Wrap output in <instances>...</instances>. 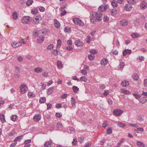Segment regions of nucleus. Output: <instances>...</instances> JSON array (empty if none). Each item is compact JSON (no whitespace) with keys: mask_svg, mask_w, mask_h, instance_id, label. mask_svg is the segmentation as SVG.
I'll list each match as a JSON object with an SVG mask.
<instances>
[{"mask_svg":"<svg viewBox=\"0 0 147 147\" xmlns=\"http://www.w3.org/2000/svg\"><path fill=\"white\" fill-rule=\"evenodd\" d=\"M81 72L84 75H87V70H85V69H83L81 70Z\"/></svg>","mask_w":147,"mask_h":147,"instance_id":"49530a36","label":"nucleus"},{"mask_svg":"<svg viewBox=\"0 0 147 147\" xmlns=\"http://www.w3.org/2000/svg\"><path fill=\"white\" fill-rule=\"evenodd\" d=\"M61 40L60 39H59L57 40V48H59L61 46Z\"/></svg>","mask_w":147,"mask_h":147,"instance_id":"72a5a7b5","label":"nucleus"},{"mask_svg":"<svg viewBox=\"0 0 147 147\" xmlns=\"http://www.w3.org/2000/svg\"><path fill=\"white\" fill-rule=\"evenodd\" d=\"M110 12L112 15L115 16L117 13V11L115 9H113L110 10Z\"/></svg>","mask_w":147,"mask_h":147,"instance_id":"2eb2a0df","label":"nucleus"},{"mask_svg":"<svg viewBox=\"0 0 147 147\" xmlns=\"http://www.w3.org/2000/svg\"><path fill=\"white\" fill-rule=\"evenodd\" d=\"M46 100V99L45 97H42L40 99L39 102L40 103H43L45 102Z\"/></svg>","mask_w":147,"mask_h":147,"instance_id":"c756f323","label":"nucleus"},{"mask_svg":"<svg viewBox=\"0 0 147 147\" xmlns=\"http://www.w3.org/2000/svg\"><path fill=\"white\" fill-rule=\"evenodd\" d=\"M144 85L145 86H147V79H145L144 81Z\"/></svg>","mask_w":147,"mask_h":147,"instance_id":"774afa93","label":"nucleus"},{"mask_svg":"<svg viewBox=\"0 0 147 147\" xmlns=\"http://www.w3.org/2000/svg\"><path fill=\"white\" fill-rule=\"evenodd\" d=\"M107 132L106 134H112V130L110 128H108L107 130Z\"/></svg>","mask_w":147,"mask_h":147,"instance_id":"79ce46f5","label":"nucleus"},{"mask_svg":"<svg viewBox=\"0 0 147 147\" xmlns=\"http://www.w3.org/2000/svg\"><path fill=\"white\" fill-rule=\"evenodd\" d=\"M54 26L56 28H59L60 27V24L59 21L55 19L54 21Z\"/></svg>","mask_w":147,"mask_h":147,"instance_id":"1a4fd4ad","label":"nucleus"},{"mask_svg":"<svg viewBox=\"0 0 147 147\" xmlns=\"http://www.w3.org/2000/svg\"><path fill=\"white\" fill-rule=\"evenodd\" d=\"M108 62V60L107 59L103 58L101 59L100 61V64L102 65L105 66L107 64Z\"/></svg>","mask_w":147,"mask_h":147,"instance_id":"39448f33","label":"nucleus"},{"mask_svg":"<svg viewBox=\"0 0 147 147\" xmlns=\"http://www.w3.org/2000/svg\"><path fill=\"white\" fill-rule=\"evenodd\" d=\"M28 95L29 97H34L35 96V94L32 92H28Z\"/></svg>","mask_w":147,"mask_h":147,"instance_id":"f704fd0d","label":"nucleus"},{"mask_svg":"<svg viewBox=\"0 0 147 147\" xmlns=\"http://www.w3.org/2000/svg\"><path fill=\"white\" fill-rule=\"evenodd\" d=\"M34 71L37 73H40L42 71V69L39 67H37L34 69Z\"/></svg>","mask_w":147,"mask_h":147,"instance_id":"f3484780","label":"nucleus"},{"mask_svg":"<svg viewBox=\"0 0 147 147\" xmlns=\"http://www.w3.org/2000/svg\"><path fill=\"white\" fill-rule=\"evenodd\" d=\"M33 2V1L28 0L26 1V4L27 5L30 6V5L32 4Z\"/></svg>","mask_w":147,"mask_h":147,"instance_id":"58836bf2","label":"nucleus"},{"mask_svg":"<svg viewBox=\"0 0 147 147\" xmlns=\"http://www.w3.org/2000/svg\"><path fill=\"white\" fill-rule=\"evenodd\" d=\"M121 84L123 87H126L129 85V83L128 81H123Z\"/></svg>","mask_w":147,"mask_h":147,"instance_id":"6ab92c4d","label":"nucleus"},{"mask_svg":"<svg viewBox=\"0 0 147 147\" xmlns=\"http://www.w3.org/2000/svg\"><path fill=\"white\" fill-rule=\"evenodd\" d=\"M144 57L143 56H140L139 58V61L140 62L143 61H144Z\"/></svg>","mask_w":147,"mask_h":147,"instance_id":"69168bd1","label":"nucleus"},{"mask_svg":"<svg viewBox=\"0 0 147 147\" xmlns=\"http://www.w3.org/2000/svg\"><path fill=\"white\" fill-rule=\"evenodd\" d=\"M23 137L22 136H20L17 137L15 138L14 140V142H16L17 141H20L22 139Z\"/></svg>","mask_w":147,"mask_h":147,"instance_id":"b1692460","label":"nucleus"},{"mask_svg":"<svg viewBox=\"0 0 147 147\" xmlns=\"http://www.w3.org/2000/svg\"><path fill=\"white\" fill-rule=\"evenodd\" d=\"M73 21L75 24L77 25L83 26L84 23L81 20H80L78 18H75L73 19Z\"/></svg>","mask_w":147,"mask_h":147,"instance_id":"f03ea898","label":"nucleus"},{"mask_svg":"<svg viewBox=\"0 0 147 147\" xmlns=\"http://www.w3.org/2000/svg\"><path fill=\"white\" fill-rule=\"evenodd\" d=\"M127 1L130 4H134L136 3L135 0H127Z\"/></svg>","mask_w":147,"mask_h":147,"instance_id":"4c0bfd02","label":"nucleus"},{"mask_svg":"<svg viewBox=\"0 0 147 147\" xmlns=\"http://www.w3.org/2000/svg\"><path fill=\"white\" fill-rule=\"evenodd\" d=\"M124 8L126 11H129L131 9L132 6L131 5L129 4H127L124 6Z\"/></svg>","mask_w":147,"mask_h":147,"instance_id":"6e6552de","label":"nucleus"},{"mask_svg":"<svg viewBox=\"0 0 147 147\" xmlns=\"http://www.w3.org/2000/svg\"><path fill=\"white\" fill-rule=\"evenodd\" d=\"M124 65L125 64L124 62L121 63L119 65L118 67L119 68H121L124 67Z\"/></svg>","mask_w":147,"mask_h":147,"instance_id":"603ef678","label":"nucleus"},{"mask_svg":"<svg viewBox=\"0 0 147 147\" xmlns=\"http://www.w3.org/2000/svg\"><path fill=\"white\" fill-rule=\"evenodd\" d=\"M84 138L82 136H81L79 137V141L81 143H82L83 142L84 140Z\"/></svg>","mask_w":147,"mask_h":147,"instance_id":"a18cd8bd","label":"nucleus"},{"mask_svg":"<svg viewBox=\"0 0 147 147\" xmlns=\"http://www.w3.org/2000/svg\"><path fill=\"white\" fill-rule=\"evenodd\" d=\"M121 92L125 94H131V92H130L128 90H125V89H122L121 90Z\"/></svg>","mask_w":147,"mask_h":147,"instance_id":"5701e85b","label":"nucleus"},{"mask_svg":"<svg viewBox=\"0 0 147 147\" xmlns=\"http://www.w3.org/2000/svg\"><path fill=\"white\" fill-rule=\"evenodd\" d=\"M72 89L75 93H77L79 90V88L77 86H73Z\"/></svg>","mask_w":147,"mask_h":147,"instance_id":"393cba45","label":"nucleus"},{"mask_svg":"<svg viewBox=\"0 0 147 147\" xmlns=\"http://www.w3.org/2000/svg\"><path fill=\"white\" fill-rule=\"evenodd\" d=\"M144 116L143 115H140L139 116L138 118V120L140 121L143 120Z\"/></svg>","mask_w":147,"mask_h":147,"instance_id":"4d7b16f0","label":"nucleus"},{"mask_svg":"<svg viewBox=\"0 0 147 147\" xmlns=\"http://www.w3.org/2000/svg\"><path fill=\"white\" fill-rule=\"evenodd\" d=\"M54 89L53 87H51L47 90V93L48 95H50L53 92V91Z\"/></svg>","mask_w":147,"mask_h":147,"instance_id":"a211bd4d","label":"nucleus"},{"mask_svg":"<svg viewBox=\"0 0 147 147\" xmlns=\"http://www.w3.org/2000/svg\"><path fill=\"white\" fill-rule=\"evenodd\" d=\"M75 43V45L78 47L81 46L83 45L82 42L80 40H76Z\"/></svg>","mask_w":147,"mask_h":147,"instance_id":"f8f14e48","label":"nucleus"},{"mask_svg":"<svg viewBox=\"0 0 147 147\" xmlns=\"http://www.w3.org/2000/svg\"><path fill=\"white\" fill-rule=\"evenodd\" d=\"M71 103L72 105H74L76 103L75 99L73 97L71 98Z\"/></svg>","mask_w":147,"mask_h":147,"instance_id":"8fccbe9b","label":"nucleus"},{"mask_svg":"<svg viewBox=\"0 0 147 147\" xmlns=\"http://www.w3.org/2000/svg\"><path fill=\"white\" fill-rule=\"evenodd\" d=\"M17 60L19 62H21L23 60V58L22 57H18L17 58Z\"/></svg>","mask_w":147,"mask_h":147,"instance_id":"0e129e2a","label":"nucleus"},{"mask_svg":"<svg viewBox=\"0 0 147 147\" xmlns=\"http://www.w3.org/2000/svg\"><path fill=\"white\" fill-rule=\"evenodd\" d=\"M140 7L143 10L146 8L147 7V3L145 1H143L141 4Z\"/></svg>","mask_w":147,"mask_h":147,"instance_id":"9b49d317","label":"nucleus"},{"mask_svg":"<svg viewBox=\"0 0 147 147\" xmlns=\"http://www.w3.org/2000/svg\"><path fill=\"white\" fill-rule=\"evenodd\" d=\"M88 58L89 60H93L94 59V57L92 55H89L88 56Z\"/></svg>","mask_w":147,"mask_h":147,"instance_id":"3c124183","label":"nucleus"},{"mask_svg":"<svg viewBox=\"0 0 147 147\" xmlns=\"http://www.w3.org/2000/svg\"><path fill=\"white\" fill-rule=\"evenodd\" d=\"M57 67L59 69H61L62 68V64L61 61L58 60L57 62Z\"/></svg>","mask_w":147,"mask_h":147,"instance_id":"412c9836","label":"nucleus"},{"mask_svg":"<svg viewBox=\"0 0 147 147\" xmlns=\"http://www.w3.org/2000/svg\"><path fill=\"white\" fill-rule=\"evenodd\" d=\"M108 122L106 121H105L102 123V127H103L105 128L108 125Z\"/></svg>","mask_w":147,"mask_h":147,"instance_id":"5fc2aeb1","label":"nucleus"},{"mask_svg":"<svg viewBox=\"0 0 147 147\" xmlns=\"http://www.w3.org/2000/svg\"><path fill=\"white\" fill-rule=\"evenodd\" d=\"M133 95L134 97H135L137 99L140 98L141 97V95H140L134 93L133 94Z\"/></svg>","mask_w":147,"mask_h":147,"instance_id":"e433bc0d","label":"nucleus"},{"mask_svg":"<svg viewBox=\"0 0 147 147\" xmlns=\"http://www.w3.org/2000/svg\"><path fill=\"white\" fill-rule=\"evenodd\" d=\"M128 21L125 19H123L120 21V24L123 26H125L127 25Z\"/></svg>","mask_w":147,"mask_h":147,"instance_id":"0eeeda50","label":"nucleus"},{"mask_svg":"<svg viewBox=\"0 0 147 147\" xmlns=\"http://www.w3.org/2000/svg\"><path fill=\"white\" fill-rule=\"evenodd\" d=\"M98 9L100 11H103V9H104L103 5H102L98 7Z\"/></svg>","mask_w":147,"mask_h":147,"instance_id":"bf43d9fd","label":"nucleus"},{"mask_svg":"<svg viewBox=\"0 0 147 147\" xmlns=\"http://www.w3.org/2000/svg\"><path fill=\"white\" fill-rule=\"evenodd\" d=\"M11 46L13 47V48H16L17 47H18V44L16 42H14L13 43H11Z\"/></svg>","mask_w":147,"mask_h":147,"instance_id":"c03bdc74","label":"nucleus"},{"mask_svg":"<svg viewBox=\"0 0 147 147\" xmlns=\"http://www.w3.org/2000/svg\"><path fill=\"white\" fill-rule=\"evenodd\" d=\"M18 18V14L16 12H14L13 14V18L14 20H16Z\"/></svg>","mask_w":147,"mask_h":147,"instance_id":"c9c22d12","label":"nucleus"},{"mask_svg":"<svg viewBox=\"0 0 147 147\" xmlns=\"http://www.w3.org/2000/svg\"><path fill=\"white\" fill-rule=\"evenodd\" d=\"M55 115L57 117L59 118L62 117V115L60 113H56Z\"/></svg>","mask_w":147,"mask_h":147,"instance_id":"13d9d810","label":"nucleus"},{"mask_svg":"<svg viewBox=\"0 0 147 147\" xmlns=\"http://www.w3.org/2000/svg\"><path fill=\"white\" fill-rule=\"evenodd\" d=\"M20 93L21 94H24L26 92V90L27 88V86L25 84H22L20 86Z\"/></svg>","mask_w":147,"mask_h":147,"instance_id":"20e7f679","label":"nucleus"},{"mask_svg":"<svg viewBox=\"0 0 147 147\" xmlns=\"http://www.w3.org/2000/svg\"><path fill=\"white\" fill-rule=\"evenodd\" d=\"M131 50L129 49L124 50L123 52V56H125L127 54H130L131 53Z\"/></svg>","mask_w":147,"mask_h":147,"instance_id":"9d476101","label":"nucleus"},{"mask_svg":"<svg viewBox=\"0 0 147 147\" xmlns=\"http://www.w3.org/2000/svg\"><path fill=\"white\" fill-rule=\"evenodd\" d=\"M123 113V111H113V114L115 116H119L122 114Z\"/></svg>","mask_w":147,"mask_h":147,"instance_id":"ddd939ff","label":"nucleus"},{"mask_svg":"<svg viewBox=\"0 0 147 147\" xmlns=\"http://www.w3.org/2000/svg\"><path fill=\"white\" fill-rule=\"evenodd\" d=\"M77 142H78L77 140L76 139L74 138L73 140V141L72 142V143L73 145L76 146L77 144Z\"/></svg>","mask_w":147,"mask_h":147,"instance_id":"de8ad7c7","label":"nucleus"},{"mask_svg":"<svg viewBox=\"0 0 147 147\" xmlns=\"http://www.w3.org/2000/svg\"><path fill=\"white\" fill-rule=\"evenodd\" d=\"M146 97H143L140 100V102L142 104H144L146 102L147 100L146 99Z\"/></svg>","mask_w":147,"mask_h":147,"instance_id":"aec40b11","label":"nucleus"},{"mask_svg":"<svg viewBox=\"0 0 147 147\" xmlns=\"http://www.w3.org/2000/svg\"><path fill=\"white\" fill-rule=\"evenodd\" d=\"M41 84H42V86L41 88L42 90H44L45 89L46 87V85L44 83H41Z\"/></svg>","mask_w":147,"mask_h":147,"instance_id":"052dcab7","label":"nucleus"},{"mask_svg":"<svg viewBox=\"0 0 147 147\" xmlns=\"http://www.w3.org/2000/svg\"><path fill=\"white\" fill-rule=\"evenodd\" d=\"M103 20L105 22H107L109 20V18L107 16H104L103 17Z\"/></svg>","mask_w":147,"mask_h":147,"instance_id":"473e14b6","label":"nucleus"},{"mask_svg":"<svg viewBox=\"0 0 147 147\" xmlns=\"http://www.w3.org/2000/svg\"><path fill=\"white\" fill-rule=\"evenodd\" d=\"M33 33H34V36L35 37H37L38 36L39 34H38V32H37L36 31L34 32Z\"/></svg>","mask_w":147,"mask_h":147,"instance_id":"e2e57ef3","label":"nucleus"},{"mask_svg":"<svg viewBox=\"0 0 147 147\" xmlns=\"http://www.w3.org/2000/svg\"><path fill=\"white\" fill-rule=\"evenodd\" d=\"M111 4L113 7H117V2L116 1L113 0L111 2Z\"/></svg>","mask_w":147,"mask_h":147,"instance_id":"a878e982","label":"nucleus"},{"mask_svg":"<svg viewBox=\"0 0 147 147\" xmlns=\"http://www.w3.org/2000/svg\"><path fill=\"white\" fill-rule=\"evenodd\" d=\"M17 118V116L16 115H12L11 117V120L14 121H16Z\"/></svg>","mask_w":147,"mask_h":147,"instance_id":"cd10ccee","label":"nucleus"},{"mask_svg":"<svg viewBox=\"0 0 147 147\" xmlns=\"http://www.w3.org/2000/svg\"><path fill=\"white\" fill-rule=\"evenodd\" d=\"M70 30V28H68V27H66L64 28V31L65 32H69V31Z\"/></svg>","mask_w":147,"mask_h":147,"instance_id":"864d4df0","label":"nucleus"},{"mask_svg":"<svg viewBox=\"0 0 147 147\" xmlns=\"http://www.w3.org/2000/svg\"><path fill=\"white\" fill-rule=\"evenodd\" d=\"M36 20V23L38 24L40 21L42 20L40 16H36V17L34 18Z\"/></svg>","mask_w":147,"mask_h":147,"instance_id":"4468645a","label":"nucleus"},{"mask_svg":"<svg viewBox=\"0 0 147 147\" xmlns=\"http://www.w3.org/2000/svg\"><path fill=\"white\" fill-rule=\"evenodd\" d=\"M137 145L139 147H145V145L141 141L138 142Z\"/></svg>","mask_w":147,"mask_h":147,"instance_id":"4be33fe9","label":"nucleus"},{"mask_svg":"<svg viewBox=\"0 0 147 147\" xmlns=\"http://www.w3.org/2000/svg\"><path fill=\"white\" fill-rule=\"evenodd\" d=\"M55 107L58 108H60L62 107V105L61 104H56Z\"/></svg>","mask_w":147,"mask_h":147,"instance_id":"338daca9","label":"nucleus"},{"mask_svg":"<svg viewBox=\"0 0 147 147\" xmlns=\"http://www.w3.org/2000/svg\"><path fill=\"white\" fill-rule=\"evenodd\" d=\"M53 47L54 46L53 44H50L48 46L47 49L48 50H51L53 49Z\"/></svg>","mask_w":147,"mask_h":147,"instance_id":"37998d69","label":"nucleus"},{"mask_svg":"<svg viewBox=\"0 0 147 147\" xmlns=\"http://www.w3.org/2000/svg\"><path fill=\"white\" fill-rule=\"evenodd\" d=\"M32 18L30 17L25 16L22 17V22L24 24H26L29 23Z\"/></svg>","mask_w":147,"mask_h":147,"instance_id":"7ed1b4c3","label":"nucleus"},{"mask_svg":"<svg viewBox=\"0 0 147 147\" xmlns=\"http://www.w3.org/2000/svg\"><path fill=\"white\" fill-rule=\"evenodd\" d=\"M139 19H136L134 21V23L136 26H138L139 25Z\"/></svg>","mask_w":147,"mask_h":147,"instance_id":"ea45409f","label":"nucleus"},{"mask_svg":"<svg viewBox=\"0 0 147 147\" xmlns=\"http://www.w3.org/2000/svg\"><path fill=\"white\" fill-rule=\"evenodd\" d=\"M18 72H15L14 74V77L15 78H19L20 77V75L18 74Z\"/></svg>","mask_w":147,"mask_h":147,"instance_id":"680f3d73","label":"nucleus"},{"mask_svg":"<svg viewBox=\"0 0 147 147\" xmlns=\"http://www.w3.org/2000/svg\"><path fill=\"white\" fill-rule=\"evenodd\" d=\"M80 80L82 81L86 82L87 80V78L85 76H82L80 78Z\"/></svg>","mask_w":147,"mask_h":147,"instance_id":"a19ab883","label":"nucleus"},{"mask_svg":"<svg viewBox=\"0 0 147 147\" xmlns=\"http://www.w3.org/2000/svg\"><path fill=\"white\" fill-rule=\"evenodd\" d=\"M132 77L133 79L136 80H138V75L136 73H134L132 76Z\"/></svg>","mask_w":147,"mask_h":147,"instance_id":"bb28decb","label":"nucleus"},{"mask_svg":"<svg viewBox=\"0 0 147 147\" xmlns=\"http://www.w3.org/2000/svg\"><path fill=\"white\" fill-rule=\"evenodd\" d=\"M0 119L2 123H4L5 122V115L3 114H0Z\"/></svg>","mask_w":147,"mask_h":147,"instance_id":"dca6fc26","label":"nucleus"},{"mask_svg":"<svg viewBox=\"0 0 147 147\" xmlns=\"http://www.w3.org/2000/svg\"><path fill=\"white\" fill-rule=\"evenodd\" d=\"M44 146L45 147H50L51 146V143L50 142H46Z\"/></svg>","mask_w":147,"mask_h":147,"instance_id":"c85d7f7f","label":"nucleus"},{"mask_svg":"<svg viewBox=\"0 0 147 147\" xmlns=\"http://www.w3.org/2000/svg\"><path fill=\"white\" fill-rule=\"evenodd\" d=\"M102 13L99 12L92 13L90 14V20L92 23H95L97 21L99 22L102 18Z\"/></svg>","mask_w":147,"mask_h":147,"instance_id":"f257e3e1","label":"nucleus"},{"mask_svg":"<svg viewBox=\"0 0 147 147\" xmlns=\"http://www.w3.org/2000/svg\"><path fill=\"white\" fill-rule=\"evenodd\" d=\"M34 121L38 122L39 121L41 118L40 114H36L33 117Z\"/></svg>","mask_w":147,"mask_h":147,"instance_id":"423d86ee","label":"nucleus"},{"mask_svg":"<svg viewBox=\"0 0 147 147\" xmlns=\"http://www.w3.org/2000/svg\"><path fill=\"white\" fill-rule=\"evenodd\" d=\"M139 36V35L138 34H137L136 33H133L131 35V37L133 38H136Z\"/></svg>","mask_w":147,"mask_h":147,"instance_id":"7c9ffc66","label":"nucleus"},{"mask_svg":"<svg viewBox=\"0 0 147 147\" xmlns=\"http://www.w3.org/2000/svg\"><path fill=\"white\" fill-rule=\"evenodd\" d=\"M117 125L120 127H123L126 125V124L125 123H123L121 122H118Z\"/></svg>","mask_w":147,"mask_h":147,"instance_id":"2f4dec72","label":"nucleus"},{"mask_svg":"<svg viewBox=\"0 0 147 147\" xmlns=\"http://www.w3.org/2000/svg\"><path fill=\"white\" fill-rule=\"evenodd\" d=\"M90 52L92 54H95L96 53V50L94 49H90Z\"/></svg>","mask_w":147,"mask_h":147,"instance_id":"6e6d98bb","label":"nucleus"},{"mask_svg":"<svg viewBox=\"0 0 147 147\" xmlns=\"http://www.w3.org/2000/svg\"><path fill=\"white\" fill-rule=\"evenodd\" d=\"M15 72H18L20 73V68L18 66L15 67Z\"/></svg>","mask_w":147,"mask_h":147,"instance_id":"09e8293b","label":"nucleus"}]
</instances>
